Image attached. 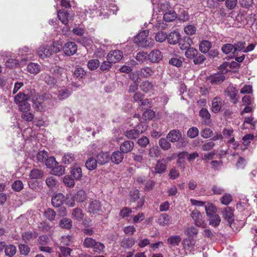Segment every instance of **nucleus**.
Instances as JSON below:
<instances>
[{
	"mask_svg": "<svg viewBox=\"0 0 257 257\" xmlns=\"http://www.w3.org/2000/svg\"><path fill=\"white\" fill-rule=\"evenodd\" d=\"M83 245L87 248H92L95 251L98 252H100L104 248V245L103 243L97 242L90 237H86L84 239Z\"/></svg>",
	"mask_w": 257,
	"mask_h": 257,
	"instance_id": "nucleus-1",
	"label": "nucleus"
},
{
	"mask_svg": "<svg viewBox=\"0 0 257 257\" xmlns=\"http://www.w3.org/2000/svg\"><path fill=\"white\" fill-rule=\"evenodd\" d=\"M51 72L56 77L58 81H62L67 80V73L66 70L60 67L56 66L51 70Z\"/></svg>",
	"mask_w": 257,
	"mask_h": 257,
	"instance_id": "nucleus-2",
	"label": "nucleus"
},
{
	"mask_svg": "<svg viewBox=\"0 0 257 257\" xmlns=\"http://www.w3.org/2000/svg\"><path fill=\"white\" fill-rule=\"evenodd\" d=\"M190 215L197 226L202 228L205 227L206 223L203 220L202 215L199 211L197 209L194 210L192 211Z\"/></svg>",
	"mask_w": 257,
	"mask_h": 257,
	"instance_id": "nucleus-3",
	"label": "nucleus"
},
{
	"mask_svg": "<svg viewBox=\"0 0 257 257\" xmlns=\"http://www.w3.org/2000/svg\"><path fill=\"white\" fill-rule=\"evenodd\" d=\"M87 212L90 215L98 213L101 209V204L99 200H92L89 203L87 207Z\"/></svg>",
	"mask_w": 257,
	"mask_h": 257,
	"instance_id": "nucleus-4",
	"label": "nucleus"
},
{
	"mask_svg": "<svg viewBox=\"0 0 257 257\" xmlns=\"http://www.w3.org/2000/svg\"><path fill=\"white\" fill-rule=\"evenodd\" d=\"M225 79V77L222 73H217L209 76L207 80L212 85H217L221 83Z\"/></svg>",
	"mask_w": 257,
	"mask_h": 257,
	"instance_id": "nucleus-5",
	"label": "nucleus"
},
{
	"mask_svg": "<svg viewBox=\"0 0 257 257\" xmlns=\"http://www.w3.org/2000/svg\"><path fill=\"white\" fill-rule=\"evenodd\" d=\"M122 58V51L118 50H114L109 52L107 54L106 58L112 63L119 61Z\"/></svg>",
	"mask_w": 257,
	"mask_h": 257,
	"instance_id": "nucleus-6",
	"label": "nucleus"
},
{
	"mask_svg": "<svg viewBox=\"0 0 257 257\" xmlns=\"http://www.w3.org/2000/svg\"><path fill=\"white\" fill-rule=\"evenodd\" d=\"M63 50L67 56H71L76 52L77 46L73 42H68L63 47Z\"/></svg>",
	"mask_w": 257,
	"mask_h": 257,
	"instance_id": "nucleus-7",
	"label": "nucleus"
},
{
	"mask_svg": "<svg viewBox=\"0 0 257 257\" xmlns=\"http://www.w3.org/2000/svg\"><path fill=\"white\" fill-rule=\"evenodd\" d=\"M149 60L152 63H158L162 60L163 54L162 52L158 50H152L148 54Z\"/></svg>",
	"mask_w": 257,
	"mask_h": 257,
	"instance_id": "nucleus-8",
	"label": "nucleus"
},
{
	"mask_svg": "<svg viewBox=\"0 0 257 257\" xmlns=\"http://www.w3.org/2000/svg\"><path fill=\"white\" fill-rule=\"evenodd\" d=\"M155 69L150 67H144L138 71V75L143 78H147L151 77L155 73Z\"/></svg>",
	"mask_w": 257,
	"mask_h": 257,
	"instance_id": "nucleus-9",
	"label": "nucleus"
},
{
	"mask_svg": "<svg viewBox=\"0 0 257 257\" xmlns=\"http://www.w3.org/2000/svg\"><path fill=\"white\" fill-rule=\"evenodd\" d=\"M182 137V133L178 130H173L167 135V139L172 143L177 142Z\"/></svg>",
	"mask_w": 257,
	"mask_h": 257,
	"instance_id": "nucleus-10",
	"label": "nucleus"
},
{
	"mask_svg": "<svg viewBox=\"0 0 257 257\" xmlns=\"http://www.w3.org/2000/svg\"><path fill=\"white\" fill-rule=\"evenodd\" d=\"M96 159L98 164L103 165L109 162L110 157L108 153L101 152L96 156Z\"/></svg>",
	"mask_w": 257,
	"mask_h": 257,
	"instance_id": "nucleus-11",
	"label": "nucleus"
},
{
	"mask_svg": "<svg viewBox=\"0 0 257 257\" xmlns=\"http://www.w3.org/2000/svg\"><path fill=\"white\" fill-rule=\"evenodd\" d=\"M225 93L230 97V100L233 103H236L238 99L236 98L237 90L233 86H229L225 90Z\"/></svg>",
	"mask_w": 257,
	"mask_h": 257,
	"instance_id": "nucleus-12",
	"label": "nucleus"
},
{
	"mask_svg": "<svg viewBox=\"0 0 257 257\" xmlns=\"http://www.w3.org/2000/svg\"><path fill=\"white\" fill-rule=\"evenodd\" d=\"M233 211L234 210L230 207H226L222 212L223 218L229 223H231L234 220Z\"/></svg>",
	"mask_w": 257,
	"mask_h": 257,
	"instance_id": "nucleus-13",
	"label": "nucleus"
},
{
	"mask_svg": "<svg viewBox=\"0 0 257 257\" xmlns=\"http://www.w3.org/2000/svg\"><path fill=\"white\" fill-rule=\"evenodd\" d=\"M37 53L39 57L44 58L50 56L52 54V51L48 46L43 45L39 48Z\"/></svg>",
	"mask_w": 257,
	"mask_h": 257,
	"instance_id": "nucleus-14",
	"label": "nucleus"
},
{
	"mask_svg": "<svg viewBox=\"0 0 257 257\" xmlns=\"http://www.w3.org/2000/svg\"><path fill=\"white\" fill-rule=\"evenodd\" d=\"M58 17L64 25H67L72 18V16H70L69 14L64 10H61L58 11Z\"/></svg>",
	"mask_w": 257,
	"mask_h": 257,
	"instance_id": "nucleus-15",
	"label": "nucleus"
},
{
	"mask_svg": "<svg viewBox=\"0 0 257 257\" xmlns=\"http://www.w3.org/2000/svg\"><path fill=\"white\" fill-rule=\"evenodd\" d=\"M167 40L169 44L175 45L179 43L181 39V35L178 32L173 31L171 32L169 35H167Z\"/></svg>",
	"mask_w": 257,
	"mask_h": 257,
	"instance_id": "nucleus-16",
	"label": "nucleus"
},
{
	"mask_svg": "<svg viewBox=\"0 0 257 257\" xmlns=\"http://www.w3.org/2000/svg\"><path fill=\"white\" fill-rule=\"evenodd\" d=\"M167 169L166 161L164 159L158 160L155 167V172L153 173L161 174L164 172Z\"/></svg>",
	"mask_w": 257,
	"mask_h": 257,
	"instance_id": "nucleus-17",
	"label": "nucleus"
},
{
	"mask_svg": "<svg viewBox=\"0 0 257 257\" xmlns=\"http://www.w3.org/2000/svg\"><path fill=\"white\" fill-rule=\"evenodd\" d=\"M51 201L54 207H59L64 201V196L61 193H58L52 197Z\"/></svg>",
	"mask_w": 257,
	"mask_h": 257,
	"instance_id": "nucleus-18",
	"label": "nucleus"
},
{
	"mask_svg": "<svg viewBox=\"0 0 257 257\" xmlns=\"http://www.w3.org/2000/svg\"><path fill=\"white\" fill-rule=\"evenodd\" d=\"M179 42V46L182 50H186L191 48V46L193 44V41L189 37H185L183 39L180 40Z\"/></svg>",
	"mask_w": 257,
	"mask_h": 257,
	"instance_id": "nucleus-19",
	"label": "nucleus"
},
{
	"mask_svg": "<svg viewBox=\"0 0 257 257\" xmlns=\"http://www.w3.org/2000/svg\"><path fill=\"white\" fill-rule=\"evenodd\" d=\"M196 242L193 238H186L183 240L182 244L184 249L191 250L194 247Z\"/></svg>",
	"mask_w": 257,
	"mask_h": 257,
	"instance_id": "nucleus-20",
	"label": "nucleus"
},
{
	"mask_svg": "<svg viewBox=\"0 0 257 257\" xmlns=\"http://www.w3.org/2000/svg\"><path fill=\"white\" fill-rule=\"evenodd\" d=\"M134 147V143L131 141L123 142L120 146V150L122 153H127L131 152Z\"/></svg>",
	"mask_w": 257,
	"mask_h": 257,
	"instance_id": "nucleus-21",
	"label": "nucleus"
},
{
	"mask_svg": "<svg viewBox=\"0 0 257 257\" xmlns=\"http://www.w3.org/2000/svg\"><path fill=\"white\" fill-rule=\"evenodd\" d=\"M148 34L149 31L147 30L142 31L134 38V42L140 46L148 37Z\"/></svg>",
	"mask_w": 257,
	"mask_h": 257,
	"instance_id": "nucleus-22",
	"label": "nucleus"
},
{
	"mask_svg": "<svg viewBox=\"0 0 257 257\" xmlns=\"http://www.w3.org/2000/svg\"><path fill=\"white\" fill-rule=\"evenodd\" d=\"M42 76L45 82L49 85L53 86L58 83L57 79L52 76L50 74L45 73L42 74Z\"/></svg>",
	"mask_w": 257,
	"mask_h": 257,
	"instance_id": "nucleus-23",
	"label": "nucleus"
},
{
	"mask_svg": "<svg viewBox=\"0 0 257 257\" xmlns=\"http://www.w3.org/2000/svg\"><path fill=\"white\" fill-rule=\"evenodd\" d=\"M123 159V155L121 152L118 151L113 152L110 157V159L112 163L115 164H118L121 162Z\"/></svg>",
	"mask_w": 257,
	"mask_h": 257,
	"instance_id": "nucleus-24",
	"label": "nucleus"
},
{
	"mask_svg": "<svg viewBox=\"0 0 257 257\" xmlns=\"http://www.w3.org/2000/svg\"><path fill=\"white\" fill-rule=\"evenodd\" d=\"M222 101L219 97L214 98L212 102V111L214 113L218 112L221 108Z\"/></svg>",
	"mask_w": 257,
	"mask_h": 257,
	"instance_id": "nucleus-25",
	"label": "nucleus"
},
{
	"mask_svg": "<svg viewBox=\"0 0 257 257\" xmlns=\"http://www.w3.org/2000/svg\"><path fill=\"white\" fill-rule=\"evenodd\" d=\"M97 164L96 158L90 157L86 161L85 166L88 170L92 171L96 168Z\"/></svg>",
	"mask_w": 257,
	"mask_h": 257,
	"instance_id": "nucleus-26",
	"label": "nucleus"
},
{
	"mask_svg": "<svg viewBox=\"0 0 257 257\" xmlns=\"http://www.w3.org/2000/svg\"><path fill=\"white\" fill-rule=\"evenodd\" d=\"M28 71L33 74H37L41 70V66L39 64L36 63H30L27 66Z\"/></svg>",
	"mask_w": 257,
	"mask_h": 257,
	"instance_id": "nucleus-27",
	"label": "nucleus"
},
{
	"mask_svg": "<svg viewBox=\"0 0 257 257\" xmlns=\"http://www.w3.org/2000/svg\"><path fill=\"white\" fill-rule=\"evenodd\" d=\"M210 42L207 40L202 41L199 44V50L203 53H207L211 48Z\"/></svg>",
	"mask_w": 257,
	"mask_h": 257,
	"instance_id": "nucleus-28",
	"label": "nucleus"
},
{
	"mask_svg": "<svg viewBox=\"0 0 257 257\" xmlns=\"http://www.w3.org/2000/svg\"><path fill=\"white\" fill-rule=\"evenodd\" d=\"M73 198L74 201L77 202H82L86 199L85 192L82 189L79 190L73 196Z\"/></svg>",
	"mask_w": 257,
	"mask_h": 257,
	"instance_id": "nucleus-29",
	"label": "nucleus"
},
{
	"mask_svg": "<svg viewBox=\"0 0 257 257\" xmlns=\"http://www.w3.org/2000/svg\"><path fill=\"white\" fill-rule=\"evenodd\" d=\"M181 241V237L180 235L171 236L167 239V242L171 247L178 245Z\"/></svg>",
	"mask_w": 257,
	"mask_h": 257,
	"instance_id": "nucleus-30",
	"label": "nucleus"
},
{
	"mask_svg": "<svg viewBox=\"0 0 257 257\" xmlns=\"http://www.w3.org/2000/svg\"><path fill=\"white\" fill-rule=\"evenodd\" d=\"M70 91L65 87H62L58 91V97L59 99L63 100L67 98L70 95Z\"/></svg>",
	"mask_w": 257,
	"mask_h": 257,
	"instance_id": "nucleus-31",
	"label": "nucleus"
},
{
	"mask_svg": "<svg viewBox=\"0 0 257 257\" xmlns=\"http://www.w3.org/2000/svg\"><path fill=\"white\" fill-rule=\"evenodd\" d=\"M17 252V248L15 245L13 244H7L5 253L6 256L9 257L13 256Z\"/></svg>",
	"mask_w": 257,
	"mask_h": 257,
	"instance_id": "nucleus-32",
	"label": "nucleus"
},
{
	"mask_svg": "<svg viewBox=\"0 0 257 257\" xmlns=\"http://www.w3.org/2000/svg\"><path fill=\"white\" fill-rule=\"evenodd\" d=\"M177 18V14L174 11H169L165 13L163 16L164 21L166 22H172Z\"/></svg>",
	"mask_w": 257,
	"mask_h": 257,
	"instance_id": "nucleus-33",
	"label": "nucleus"
},
{
	"mask_svg": "<svg viewBox=\"0 0 257 257\" xmlns=\"http://www.w3.org/2000/svg\"><path fill=\"white\" fill-rule=\"evenodd\" d=\"M43 176V172L38 169H33L30 173L29 177L32 179H41Z\"/></svg>",
	"mask_w": 257,
	"mask_h": 257,
	"instance_id": "nucleus-34",
	"label": "nucleus"
},
{
	"mask_svg": "<svg viewBox=\"0 0 257 257\" xmlns=\"http://www.w3.org/2000/svg\"><path fill=\"white\" fill-rule=\"evenodd\" d=\"M206 215L209 217L216 213L217 208L211 203H207L205 207Z\"/></svg>",
	"mask_w": 257,
	"mask_h": 257,
	"instance_id": "nucleus-35",
	"label": "nucleus"
},
{
	"mask_svg": "<svg viewBox=\"0 0 257 257\" xmlns=\"http://www.w3.org/2000/svg\"><path fill=\"white\" fill-rule=\"evenodd\" d=\"M159 145L163 150H168L171 147V144L166 138H161L159 141Z\"/></svg>",
	"mask_w": 257,
	"mask_h": 257,
	"instance_id": "nucleus-36",
	"label": "nucleus"
},
{
	"mask_svg": "<svg viewBox=\"0 0 257 257\" xmlns=\"http://www.w3.org/2000/svg\"><path fill=\"white\" fill-rule=\"evenodd\" d=\"M59 257H67L70 255L72 249L67 247L62 246L59 247Z\"/></svg>",
	"mask_w": 257,
	"mask_h": 257,
	"instance_id": "nucleus-37",
	"label": "nucleus"
},
{
	"mask_svg": "<svg viewBox=\"0 0 257 257\" xmlns=\"http://www.w3.org/2000/svg\"><path fill=\"white\" fill-rule=\"evenodd\" d=\"M29 100V97L23 92H20L15 97V102L18 104L22 102H25Z\"/></svg>",
	"mask_w": 257,
	"mask_h": 257,
	"instance_id": "nucleus-38",
	"label": "nucleus"
},
{
	"mask_svg": "<svg viewBox=\"0 0 257 257\" xmlns=\"http://www.w3.org/2000/svg\"><path fill=\"white\" fill-rule=\"evenodd\" d=\"M72 215L73 217L78 221L81 220L84 216L82 210L78 208H76L73 209Z\"/></svg>",
	"mask_w": 257,
	"mask_h": 257,
	"instance_id": "nucleus-39",
	"label": "nucleus"
},
{
	"mask_svg": "<svg viewBox=\"0 0 257 257\" xmlns=\"http://www.w3.org/2000/svg\"><path fill=\"white\" fill-rule=\"evenodd\" d=\"M71 173L75 180H79L82 177V170L80 167H76L73 168Z\"/></svg>",
	"mask_w": 257,
	"mask_h": 257,
	"instance_id": "nucleus-40",
	"label": "nucleus"
},
{
	"mask_svg": "<svg viewBox=\"0 0 257 257\" xmlns=\"http://www.w3.org/2000/svg\"><path fill=\"white\" fill-rule=\"evenodd\" d=\"M199 115L204 120V122L207 124L208 120L210 119V114L206 108H202L199 111Z\"/></svg>",
	"mask_w": 257,
	"mask_h": 257,
	"instance_id": "nucleus-41",
	"label": "nucleus"
},
{
	"mask_svg": "<svg viewBox=\"0 0 257 257\" xmlns=\"http://www.w3.org/2000/svg\"><path fill=\"white\" fill-rule=\"evenodd\" d=\"M209 217V224L214 226H217L220 223L221 219L218 214H214Z\"/></svg>",
	"mask_w": 257,
	"mask_h": 257,
	"instance_id": "nucleus-42",
	"label": "nucleus"
},
{
	"mask_svg": "<svg viewBox=\"0 0 257 257\" xmlns=\"http://www.w3.org/2000/svg\"><path fill=\"white\" fill-rule=\"evenodd\" d=\"M198 233V229L193 226L187 227L185 231V233L188 236L189 238L196 236Z\"/></svg>",
	"mask_w": 257,
	"mask_h": 257,
	"instance_id": "nucleus-43",
	"label": "nucleus"
},
{
	"mask_svg": "<svg viewBox=\"0 0 257 257\" xmlns=\"http://www.w3.org/2000/svg\"><path fill=\"white\" fill-rule=\"evenodd\" d=\"M75 160L74 155L71 153H67L63 156L62 161L66 164H69Z\"/></svg>",
	"mask_w": 257,
	"mask_h": 257,
	"instance_id": "nucleus-44",
	"label": "nucleus"
},
{
	"mask_svg": "<svg viewBox=\"0 0 257 257\" xmlns=\"http://www.w3.org/2000/svg\"><path fill=\"white\" fill-rule=\"evenodd\" d=\"M198 52L196 49L191 47L186 50L185 55L188 59H193L195 57V56L197 55Z\"/></svg>",
	"mask_w": 257,
	"mask_h": 257,
	"instance_id": "nucleus-45",
	"label": "nucleus"
},
{
	"mask_svg": "<svg viewBox=\"0 0 257 257\" xmlns=\"http://www.w3.org/2000/svg\"><path fill=\"white\" fill-rule=\"evenodd\" d=\"M21 118L25 121L32 122L33 121L35 116L32 112L30 111H28L26 112L22 113Z\"/></svg>",
	"mask_w": 257,
	"mask_h": 257,
	"instance_id": "nucleus-46",
	"label": "nucleus"
},
{
	"mask_svg": "<svg viewBox=\"0 0 257 257\" xmlns=\"http://www.w3.org/2000/svg\"><path fill=\"white\" fill-rule=\"evenodd\" d=\"M148 155L152 158L158 157L160 155V151L157 147H152L148 150Z\"/></svg>",
	"mask_w": 257,
	"mask_h": 257,
	"instance_id": "nucleus-47",
	"label": "nucleus"
},
{
	"mask_svg": "<svg viewBox=\"0 0 257 257\" xmlns=\"http://www.w3.org/2000/svg\"><path fill=\"white\" fill-rule=\"evenodd\" d=\"M233 44L230 43H227L222 46L221 50L225 54H228L230 53H235L234 52Z\"/></svg>",
	"mask_w": 257,
	"mask_h": 257,
	"instance_id": "nucleus-48",
	"label": "nucleus"
},
{
	"mask_svg": "<svg viewBox=\"0 0 257 257\" xmlns=\"http://www.w3.org/2000/svg\"><path fill=\"white\" fill-rule=\"evenodd\" d=\"M59 225L61 227L70 229L72 226V223L70 219L64 218L60 220Z\"/></svg>",
	"mask_w": 257,
	"mask_h": 257,
	"instance_id": "nucleus-49",
	"label": "nucleus"
},
{
	"mask_svg": "<svg viewBox=\"0 0 257 257\" xmlns=\"http://www.w3.org/2000/svg\"><path fill=\"white\" fill-rule=\"evenodd\" d=\"M44 215L47 219L52 221L55 218L56 213L53 209L47 208L44 212Z\"/></svg>",
	"mask_w": 257,
	"mask_h": 257,
	"instance_id": "nucleus-50",
	"label": "nucleus"
},
{
	"mask_svg": "<svg viewBox=\"0 0 257 257\" xmlns=\"http://www.w3.org/2000/svg\"><path fill=\"white\" fill-rule=\"evenodd\" d=\"M18 105L19 108V110L22 112V113L26 112L28 111H31V105L27 102V101L25 102H22Z\"/></svg>",
	"mask_w": 257,
	"mask_h": 257,
	"instance_id": "nucleus-51",
	"label": "nucleus"
},
{
	"mask_svg": "<svg viewBox=\"0 0 257 257\" xmlns=\"http://www.w3.org/2000/svg\"><path fill=\"white\" fill-rule=\"evenodd\" d=\"M140 87L142 90L145 92H148L153 89V84L151 82L146 81L143 82Z\"/></svg>",
	"mask_w": 257,
	"mask_h": 257,
	"instance_id": "nucleus-52",
	"label": "nucleus"
},
{
	"mask_svg": "<svg viewBox=\"0 0 257 257\" xmlns=\"http://www.w3.org/2000/svg\"><path fill=\"white\" fill-rule=\"evenodd\" d=\"M232 200V196L228 193H225L220 198V201L221 203L225 205H228Z\"/></svg>",
	"mask_w": 257,
	"mask_h": 257,
	"instance_id": "nucleus-53",
	"label": "nucleus"
},
{
	"mask_svg": "<svg viewBox=\"0 0 257 257\" xmlns=\"http://www.w3.org/2000/svg\"><path fill=\"white\" fill-rule=\"evenodd\" d=\"M200 135L202 138L204 139H208L213 136V132L210 128L205 127L201 130Z\"/></svg>",
	"mask_w": 257,
	"mask_h": 257,
	"instance_id": "nucleus-54",
	"label": "nucleus"
},
{
	"mask_svg": "<svg viewBox=\"0 0 257 257\" xmlns=\"http://www.w3.org/2000/svg\"><path fill=\"white\" fill-rule=\"evenodd\" d=\"M86 75V72L81 67L77 68L73 72V75L77 79L80 80Z\"/></svg>",
	"mask_w": 257,
	"mask_h": 257,
	"instance_id": "nucleus-55",
	"label": "nucleus"
},
{
	"mask_svg": "<svg viewBox=\"0 0 257 257\" xmlns=\"http://www.w3.org/2000/svg\"><path fill=\"white\" fill-rule=\"evenodd\" d=\"M63 183L67 187H73L75 185L73 178L69 175H66L64 177Z\"/></svg>",
	"mask_w": 257,
	"mask_h": 257,
	"instance_id": "nucleus-56",
	"label": "nucleus"
},
{
	"mask_svg": "<svg viewBox=\"0 0 257 257\" xmlns=\"http://www.w3.org/2000/svg\"><path fill=\"white\" fill-rule=\"evenodd\" d=\"M215 146V143L211 141H206L201 146V150L208 151L212 149Z\"/></svg>",
	"mask_w": 257,
	"mask_h": 257,
	"instance_id": "nucleus-57",
	"label": "nucleus"
},
{
	"mask_svg": "<svg viewBox=\"0 0 257 257\" xmlns=\"http://www.w3.org/2000/svg\"><path fill=\"white\" fill-rule=\"evenodd\" d=\"M99 66V61L97 59L89 60L87 63V67L90 70H96Z\"/></svg>",
	"mask_w": 257,
	"mask_h": 257,
	"instance_id": "nucleus-58",
	"label": "nucleus"
},
{
	"mask_svg": "<svg viewBox=\"0 0 257 257\" xmlns=\"http://www.w3.org/2000/svg\"><path fill=\"white\" fill-rule=\"evenodd\" d=\"M48 153L45 151H42L38 153L37 155L38 162L43 163L48 158Z\"/></svg>",
	"mask_w": 257,
	"mask_h": 257,
	"instance_id": "nucleus-59",
	"label": "nucleus"
},
{
	"mask_svg": "<svg viewBox=\"0 0 257 257\" xmlns=\"http://www.w3.org/2000/svg\"><path fill=\"white\" fill-rule=\"evenodd\" d=\"M199 134V130L196 127H190L187 131V136L193 139L198 136Z\"/></svg>",
	"mask_w": 257,
	"mask_h": 257,
	"instance_id": "nucleus-60",
	"label": "nucleus"
},
{
	"mask_svg": "<svg viewBox=\"0 0 257 257\" xmlns=\"http://www.w3.org/2000/svg\"><path fill=\"white\" fill-rule=\"evenodd\" d=\"M155 38L156 41L162 43L167 38V35L165 32L161 31L156 33Z\"/></svg>",
	"mask_w": 257,
	"mask_h": 257,
	"instance_id": "nucleus-61",
	"label": "nucleus"
},
{
	"mask_svg": "<svg viewBox=\"0 0 257 257\" xmlns=\"http://www.w3.org/2000/svg\"><path fill=\"white\" fill-rule=\"evenodd\" d=\"M62 49H63L62 45L58 41L53 42L50 48L52 53L59 52Z\"/></svg>",
	"mask_w": 257,
	"mask_h": 257,
	"instance_id": "nucleus-62",
	"label": "nucleus"
},
{
	"mask_svg": "<svg viewBox=\"0 0 257 257\" xmlns=\"http://www.w3.org/2000/svg\"><path fill=\"white\" fill-rule=\"evenodd\" d=\"M53 174L56 176H61L65 172V168L62 166L60 165L55 167H53L52 170Z\"/></svg>",
	"mask_w": 257,
	"mask_h": 257,
	"instance_id": "nucleus-63",
	"label": "nucleus"
},
{
	"mask_svg": "<svg viewBox=\"0 0 257 257\" xmlns=\"http://www.w3.org/2000/svg\"><path fill=\"white\" fill-rule=\"evenodd\" d=\"M136 60L139 62H143L147 59L149 60L148 54L145 52H139L135 57Z\"/></svg>",
	"mask_w": 257,
	"mask_h": 257,
	"instance_id": "nucleus-64",
	"label": "nucleus"
}]
</instances>
